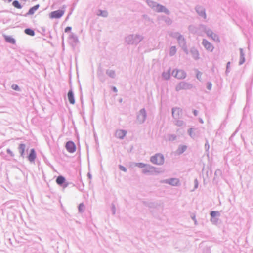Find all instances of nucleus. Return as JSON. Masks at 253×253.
Masks as SVG:
<instances>
[{"label":"nucleus","instance_id":"nucleus-1","mask_svg":"<svg viewBox=\"0 0 253 253\" xmlns=\"http://www.w3.org/2000/svg\"><path fill=\"white\" fill-rule=\"evenodd\" d=\"M146 3L153 10V11L161 13L163 12L167 15H169L170 11L164 6L161 5L157 2L151 0H147Z\"/></svg>","mask_w":253,"mask_h":253},{"label":"nucleus","instance_id":"nucleus-2","mask_svg":"<svg viewBox=\"0 0 253 253\" xmlns=\"http://www.w3.org/2000/svg\"><path fill=\"white\" fill-rule=\"evenodd\" d=\"M144 37L140 34H130L125 38V42L129 45H137L143 40Z\"/></svg>","mask_w":253,"mask_h":253},{"label":"nucleus","instance_id":"nucleus-3","mask_svg":"<svg viewBox=\"0 0 253 253\" xmlns=\"http://www.w3.org/2000/svg\"><path fill=\"white\" fill-rule=\"evenodd\" d=\"M150 161L153 164L161 166L164 164L165 159L162 154L158 153L151 156Z\"/></svg>","mask_w":253,"mask_h":253},{"label":"nucleus","instance_id":"nucleus-4","mask_svg":"<svg viewBox=\"0 0 253 253\" xmlns=\"http://www.w3.org/2000/svg\"><path fill=\"white\" fill-rule=\"evenodd\" d=\"M147 118V113L145 108L140 109L137 113L136 119L139 124L144 123Z\"/></svg>","mask_w":253,"mask_h":253},{"label":"nucleus","instance_id":"nucleus-5","mask_svg":"<svg viewBox=\"0 0 253 253\" xmlns=\"http://www.w3.org/2000/svg\"><path fill=\"white\" fill-rule=\"evenodd\" d=\"M142 173L144 174L149 173L153 175L154 173H159V168L155 167L149 164H146L145 168L142 170Z\"/></svg>","mask_w":253,"mask_h":253},{"label":"nucleus","instance_id":"nucleus-6","mask_svg":"<svg viewBox=\"0 0 253 253\" xmlns=\"http://www.w3.org/2000/svg\"><path fill=\"white\" fill-rule=\"evenodd\" d=\"M193 87V85L187 82L184 81L179 83L175 87L176 91H179L181 90L191 89Z\"/></svg>","mask_w":253,"mask_h":253},{"label":"nucleus","instance_id":"nucleus-7","mask_svg":"<svg viewBox=\"0 0 253 253\" xmlns=\"http://www.w3.org/2000/svg\"><path fill=\"white\" fill-rule=\"evenodd\" d=\"M172 75L178 79H185L186 76V72L183 70H173Z\"/></svg>","mask_w":253,"mask_h":253},{"label":"nucleus","instance_id":"nucleus-8","mask_svg":"<svg viewBox=\"0 0 253 253\" xmlns=\"http://www.w3.org/2000/svg\"><path fill=\"white\" fill-rule=\"evenodd\" d=\"M161 183L168 184L173 186H177L179 185V180L176 178H171L162 180L161 181Z\"/></svg>","mask_w":253,"mask_h":253},{"label":"nucleus","instance_id":"nucleus-9","mask_svg":"<svg viewBox=\"0 0 253 253\" xmlns=\"http://www.w3.org/2000/svg\"><path fill=\"white\" fill-rule=\"evenodd\" d=\"M195 10L199 16L203 18L204 19H206L207 16L205 12V9L203 6L197 5L195 7Z\"/></svg>","mask_w":253,"mask_h":253},{"label":"nucleus","instance_id":"nucleus-10","mask_svg":"<svg viewBox=\"0 0 253 253\" xmlns=\"http://www.w3.org/2000/svg\"><path fill=\"white\" fill-rule=\"evenodd\" d=\"M64 11L62 10H58L51 12L50 13L49 16L51 18L58 19L61 18L64 14Z\"/></svg>","mask_w":253,"mask_h":253},{"label":"nucleus","instance_id":"nucleus-11","mask_svg":"<svg viewBox=\"0 0 253 253\" xmlns=\"http://www.w3.org/2000/svg\"><path fill=\"white\" fill-rule=\"evenodd\" d=\"M199 29L204 31L209 37H210L213 33V31L211 29L203 24L199 25Z\"/></svg>","mask_w":253,"mask_h":253},{"label":"nucleus","instance_id":"nucleus-12","mask_svg":"<svg viewBox=\"0 0 253 253\" xmlns=\"http://www.w3.org/2000/svg\"><path fill=\"white\" fill-rule=\"evenodd\" d=\"M202 45L206 50L212 52L214 49V47L211 43L209 42L207 40L203 39L202 41Z\"/></svg>","mask_w":253,"mask_h":253},{"label":"nucleus","instance_id":"nucleus-13","mask_svg":"<svg viewBox=\"0 0 253 253\" xmlns=\"http://www.w3.org/2000/svg\"><path fill=\"white\" fill-rule=\"evenodd\" d=\"M66 148L69 152L73 153L76 150V145L73 141H69L66 144Z\"/></svg>","mask_w":253,"mask_h":253},{"label":"nucleus","instance_id":"nucleus-14","mask_svg":"<svg viewBox=\"0 0 253 253\" xmlns=\"http://www.w3.org/2000/svg\"><path fill=\"white\" fill-rule=\"evenodd\" d=\"M181 110L178 107H173L172 108V116L173 118L175 119H179L180 118V114Z\"/></svg>","mask_w":253,"mask_h":253},{"label":"nucleus","instance_id":"nucleus-15","mask_svg":"<svg viewBox=\"0 0 253 253\" xmlns=\"http://www.w3.org/2000/svg\"><path fill=\"white\" fill-rule=\"evenodd\" d=\"M28 159L30 162H34L36 158V153L34 149L32 148L30 150V153L28 155Z\"/></svg>","mask_w":253,"mask_h":253},{"label":"nucleus","instance_id":"nucleus-16","mask_svg":"<svg viewBox=\"0 0 253 253\" xmlns=\"http://www.w3.org/2000/svg\"><path fill=\"white\" fill-rule=\"evenodd\" d=\"M67 97L70 103L71 104H74L75 100L74 98V94L72 89H70L69 90L67 94Z\"/></svg>","mask_w":253,"mask_h":253},{"label":"nucleus","instance_id":"nucleus-17","mask_svg":"<svg viewBox=\"0 0 253 253\" xmlns=\"http://www.w3.org/2000/svg\"><path fill=\"white\" fill-rule=\"evenodd\" d=\"M190 52L192 57L195 60H198L199 59V53L197 49L195 47H192L190 49Z\"/></svg>","mask_w":253,"mask_h":253},{"label":"nucleus","instance_id":"nucleus-18","mask_svg":"<svg viewBox=\"0 0 253 253\" xmlns=\"http://www.w3.org/2000/svg\"><path fill=\"white\" fill-rule=\"evenodd\" d=\"M126 131L125 130H118L116 131L115 135L116 136L120 139H123L126 134Z\"/></svg>","mask_w":253,"mask_h":253},{"label":"nucleus","instance_id":"nucleus-19","mask_svg":"<svg viewBox=\"0 0 253 253\" xmlns=\"http://www.w3.org/2000/svg\"><path fill=\"white\" fill-rule=\"evenodd\" d=\"M25 148L26 145L23 143L20 144L18 147L19 153H20V156L22 158H24L25 156Z\"/></svg>","mask_w":253,"mask_h":253},{"label":"nucleus","instance_id":"nucleus-20","mask_svg":"<svg viewBox=\"0 0 253 253\" xmlns=\"http://www.w3.org/2000/svg\"><path fill=\"white\" fill-rule=\"evenodd\" d=\"M177 39L178 43L180 47L186 45V40L183 35H181Z\"/></svg>","mask_w":253,"mask_h":253},{"label":"nucleus","instance_id":"nucleus-21","mask_svg":"<svg viewBox=\"0 0 253 253\" xmlns=\"http://www.w3.org/2000/svg\"><path fill=\"white\" fill-rule=\"evenodd\" d=\"M240 60L239 64L240 65H242L245 61V53H244L243 49L240 48Z\"/></svg>","mask_w":253,"mask_h":253},{"label":"nucleus","instance_id":"nucleus-22","mask_svg":"<svg viewBox=\"0 0 253 253\" xmlns=\"http://www.w3.org/2000/svg\"><path fill=\"white\" fill-rule=\"evenodd\" d=\"M65 178L62 175L58 176L56 179V182L57 184L60 185V186L63 185V184L65 183Z\"/></svg>","mask_w":253,"mask_h":253},{"label":"nucleus","instance_id":"nucleus-23","mask_svg":"<svg viewBox=\"0 0 253 253\" xmlns=\"http://www.w3.org/2000/svg\"><path fill=\"white\" fill-rule=\"evenodd\" d=\"M39 5L37 4L33 7L30 8L28 11V12L25 15V16H27L28 15H33L35 12L39 8Z\"/></svg>","mask_w":253,"mask_h":253},{"label":"nucleus","instance_id":"nucleus-24","mask_svg":"<svg viewBox=\"0 0 253 253\" xmlns=\"http://www.w3.org/2000/svg\"><path fill=\"white\" fill-rule=\"evenodd\" d=\"M170 71L171 69L169 68L167 72L164 71L162 73V78L165 80H168L170 77Z\"/></svg>","mask_w":253,"mask_h":253},{"label":"nucleus","instance_id":"nucleus-25","mask_svg":"<svg viewBox=\"0 0 253 253\" xmlns=\"http://www.w3.org/2000/svg\"><path fill=\"white\" fill-rule=\"evenodd\" d=\"M96 14L97 16L103 17H107L108 15V13L106 10H102L101 9L98 10Z\"/></svg>","mask_w":253,"mask_h":253},{"label":"nucleus","instance_id":"nucleus-26","mask_svg":"<svg viewBox=\"0 0 253 253\" xmlns=\"http://www.w3.org/2000/svg\"><path fill=\"white\" fill-rule=\"evenodd\" d=\"M4 40L7 42H8L11 44H15V40L11 36L4 35Z\"/></svg>","mask_w":253,"mask_h":253},{"label":"nucleus","instance_id":"nucleus-27","mask_svg":"<svg viewBox=\"0 0 253 253\" xmlns=\"http://www.w3.org/2000/svg\"><path fill=\"white\" fill-rule=\"evenodd\" d=\"M106 74L111 78H115L116 76L115 72L113 70H107L106 72Z\"/></svg>","mask_w":253,"mask_h":253},{"label":"nucleus","instance_id":"nucleus-28","mask_svg":"<svg viewBox=\"0 0 253 253\" xmlns=\"http://www.w3.org/2000/svg\"><path fill=\"white\" fill-rule=\"evenodd\" d=\"M188 133L189 136L193 139L196 138L198 136L197 133L193 131V128H192L188 130Z\"/></svg>","mask_w":253,"mask_h":253},{"label":"nucleus","instance_id":"nucleus-29","mask_svg":"<svg viewBox=\"0 0 253 253\" xmlns=\"http://www.w3.org/2000/svg\"><path fill=\"white\" fill-rule=\"evenodd\" d=\"M69 38L74 43H77L78 42V37L73 33H70Z\"/></svg>","mask_w":253,"mask_h":253},{"label":"nucleus","instance_id":"nucleus-30","mask_svg":"<svg viewBox=\"0 0 253 253\" xmlns=\"http://www.w3.org/2000/svg\"><path fill=\"white\" fill-rule=\"evenodd\" d=\"M177 49L175 46H171L169 49V55L170 56H174L176 53Z\"/></svg>","mask_w":253,"mask_h":253},{"label":"nucleus","instance_id":"nucleus-31","mask_svg":"<svg viewBox=\"0 0 253 253\" xmlns=\"http://www.w3.org/2000/svg\"><path fill=\"white\" fill-rule=\"evenodd\" d=\"M175 124L178 126H185L186 125L185 123L182 121L180 120L179 119H175Z\"/></svg>","mask_w":253,"mask_h":253},{"label":"nucleus","instance_id":"nucleus-32","mask_svg":"<svg viewBox=\"0 0 253 253\" xmlns=\"http://www.w3.org/2000/svg\"><path fill=\"white\" fill-rule=\"evenodd\" d=\"M24 32L28 35L33 36L35 35L34 31L31 28H26L24 30Z\"/></svg>","mask_w":253,"mask_h":253},{"label":"nucleus","instance_id":"nucleus-33","mask_svg":"<svg viewBox=\"0 0 253 253\" xmlns=\"http://www.w3.org/2000/svg\"><path fill=\"white\" fill-rule=\"evenodd\" d=\"M186 149L187 147L185 145L180 146L177 149V152L179 154H181L186 151Z\"/></svg>","mask_w":253,"mask_h":253},{"label":"nucleus","instance_id":"nucleus-34","mask_svg":"<svg viewBox=\"0 0 253 253\" xmlns=\"http://www.w3.org/2000/svg\"><path fill=\"white\" fill-rule=\"evenodd\" d=\"M169 35L170 37L177 39L181 34L178 32H171Z\"/></svg>","mask_w":253,"mask_h":253},{"label":"nucleus","instance_id":"nucleus-35","mask_svg":"<svg viewBox=\"0 0 253 253\" xmlns=\"http://www.w3.org/2000/svg\"><path fill=\"white\" fill-rule=\"evenodd\" d=\"M12 5L17 8V9H21L22 6H21V5L20 4V3L19 2V1L17 0H14L12 2Z\"/></svg>","mask_w":253,"mask_h":253},{"label":"nucleus","instance_id":"nucleus-36","mask_svg":"<svg viewBox=\"0 0 253 253\" xmlns=\"http://www.w3.org/2000/svg\"><path fill=\"white\" fill-rule=\"evenodd\" d=\"M143 204L145 206L148 207L149 208H154L155 206V204L154 202H143Z\"/></svg>","mask_w":253,"mask_h":253},{"label":"nucleus","instance_id":"nucleus-37","mask_svg":"<svg viewBox=\"0 0 253 253\" xmlns=\"http://www.w3.org/2000/svg\"><path fill=\"white\" fill-rule=\"evenodd\" d=\"M85 206L84 204L82 203H80L78 206V211L80 213H83L84 211Z\"/></svg>","mask_w":253,"mask_h":253},{"label":"nucleus","instance_id":"nucleus-38","mask_svg":"<svg viewBox=\"0 0 253 253\" xmlns=\"http://www.w3.org/2000/svg\"><path fill=\"white\" fill-rule=\"evenodd\" d=\"M163 17L164 18V20L167 24L170 25L172 24V21L170 18L166 16H163Z\"/></svg>","mask_w":253,"mask_h":253},{"label":"nucleus","instance_id":"nucleus-39","mask_svg":"<svg viewBox=\"0 0 253 253\" xmlns=\"http://www.w3.org/2000/svg\"><path fill=\"white\" fill-rule=\"evenodd\" d=\"M194 70L196 72V78L200 81H201V77L202 73L199 71L197 69H195Z\"/></svg>","mask_w":253,"mask_h":253},{"label":"nucleus","instance_id":"nucleus-40","mask_svg":"<svg viewBox=\"0 0 253 253\" xmlns=\"http://www.w3.org/2000/svg\"><path fill=\"white\" fill-rule=\"evenodd\" d=\"M210 215L211 218H214L216 216H219L220 213L218 211H211L210 212Z\"/></svg>","mask_w":253,"mask_h":253},{"label":"nucleus","instance_id":"nucleus-41","mask_svg":"<svg viewBox=\"0 0 253 253\" xmlns=\"http://www.w3.org/2000/svg\"><path fill=\"white\" fill-rule=\"evenodd\" d=\"M176 136L174 134H169L168 135V139L169 141H174L176 139Z\"/></svg>","mask_w":253,"mask_h":253},{"label":"nucleus","instance_id":"nucleus-42","mask_svg":"<svg viewBox=\"0 0 253 253\" xmlns=\"http://www.w3.org/2000/svg\"><path fill=\"white\" fill-rule=\"evenodd\" d=\"M210 37L214 41H219L218 35L214 33Z\"/></svg>","mask_w":253,"mask_h":253},{"label":"nucleus","instance_id":"nucleus-43","mask_svg":"<svg viewBox=\"0 0 253 253\" xmlns=\"http://www.w3.org/2000/svg\"><path fill=\"white\" fill-rule=\"evenodd\" d=\"M188 29L189 31L193 33H196L197 32L196 28L194 25H190L188 27Z\"/></svg>","mask_w":253,"mask_h":253},{"label":"nucleus","instance_id":"nucleus-44","mask_svg":"<svg viewBox=\"0 0 253 253\" xmlns=\"http://www.w3.org/2000/svg\"><path fill=\"white\" fill-rule=\"evenodd\" d=\"M135 165L140 168H145L146 164L143 163H136Z\"/></svg>","mask_w":253,"mask_h":253},{"label":"nucleus","instance_id":"nucleus-45","mask_svg":"<svg viewBox=\"0 0 253 253\" xmlns=\"http://www.w3.org/2000/svg\"><path fill=\"white\" fill-rule=\"evenodd\" d=\"M11 88L12 89L16 91H20L21 90L18 85L16 84H13L11 86Z\"/></svg>","mask_w":253,"mask_h":253},{"label":"nucleus","instance_id":"nucleus-46","mask_svg":"<svg viewBox=\"0 0 253 253\" xmlns=\"http://www.w3.org/2000/svg\"><path fill=\"white\" fill-rule=\"evenodd\" d=\"M211 221L213 224L216 225L218 223V219L216 217L211 218Z\"/></svg>","mask_w":253,"mask_h":253},{"label":"nucleus","instance_id":"nucleus-47","mask_svg":"<svg viewBox=\"0 0 253 253\" xmlns=\"http://www.w3.org/2000/svg\"><path fill=\"white\" fill-rule=\"evenodd\" d=\"M222 175V171L220 169H217L214 173V175L216 177L220 176Z\"/></svg>","mask_w":253,"mask_h":253},{"label":"nucleus","instance_id":"nucleus-48","mask_svg":"<svg viewBox=\"0 0 253 253\" xmlns=\"http://www.w3.org/2000/svg\"><path fill=\"white\" fill-rule=\"evenodd\" d=\"M211 88H212V84L211 82H209L207 83V88L209 90H211Z\"/></svg>","mask_w":253,"mask_h":253},{"label":"nucleus","instance_id":"nucleus-49","mask_svg":"<svg viewBox=\"0 0 253 253\" xmlns=\"http://www.w3.org/2000/svg\"><path fill=\"white\" fill-rule=\"evenodd\" d=\"M0 155L3 158L6 160H9L10 159L8 158V157L5 155V153L4 152H1L0 153Z\"/></svg>","mask_w":253,"mask_h":253},{"label":"nucleus","instance_id":"nucleus-50","mask_svg":"<svg viewBox=\"0 0 253 253\" xmlns=\"http://www.w3.org/2000/svg\"><path fill=\"white\" fill-rule=\"evenodd\" d=\"M118 167L120 170H121L124 172H126L127 169L123 166L119 165Z\"/></svg>","mask_w":253,"mask_h":253},{"label":"nucleus","instance_id":"nucleus-51","mask_svg":"<svg viewBox=\"0 0 253 253\" xmlns=\"http://www.w3.org/2000/svg\"><path fill=\"white\" fill-rule=\"evenodd\" d=\"M7 153L12 157H14V153L12 152V151H11V150L10 149H7Z\"/></svg>","mask_w":253,"mask_h":253},{"label":"nucleus","instance_id":"nucleus-52","mask_svg":"<svg viewBox=\"0 0 253 253\" xmlns=\"http://www.w3.org/2000/svg\"><path fill=\"white\" fill-rule=\"evenodd\" d=\"M182 48V49H183V50L184 51V52L186 54H188V50L187 49V45H184V46H182L181 47Z\"/></svg>","mask_w":253,"mask_h":253},{"label":"nucleus","instance_id":"nucleus-53","mask_svg":"<svg viewBox=\"0 0 253 253\" xmlns=\"http://www.w3.org/2000/svg\"><path fill=\"white\" fill-rule=\"evenodd\" d=\"M205 149L206 151L208 150L210 148V146H209V143H208V141L207 140H206V143L205 144Z\"/></svg>","mask_w":253,"mask_h":253},{"label":"nucleus","instance_id":"nucleus-54","mask_svg":"<svg viewBox=\"0 0 253 253\" xmlns=\"http://www.w3.org/2000/svg\"><path fill=\"white\" fill-rule=\"evenodd\" d=\"M230 65V62H228L226 65V74H227L228 72H229Z\"/></svg>","mask_w":253,"mask_h":253},{"label":"nucleus","instance_id":"nucleus-55","mask_svg":"<svg viewBox=\"0 0 253 253\" xmlns=\"http://www.w3.org/2000/svg\"><path fill=\"white\" fill-rule=\"evenodd\" d=\"M198 187V181L197 179L194 180V189H197Z\"/></svg>","mask_w":253,"mask_h":253},{"label":"nucleus","instance_id":"nucleus-56","mask_svg":"<svg viewBox=\"0 0 253 253\" xmlns=\"http://www.w3.org/2000/svg\"><path fill=\"white\" fill-rule=\"evenodd\" d=\"M111 209H112V211L113 214H115L116 211H115V205L114 204L112 205Z\"/></svg>","mask_w":253,"mask_h":253},{"label":"nucleus","instance_id":"nucleus-57","mask_svg":"<svg viewBox=\"0 0 253 253\" xmlns=\"http://www.w3.org/2000/svg\"><path fill=\"white\" fill-rule=\"evenodd\" d=\"M72 29V28L70 26H68L65 28V32H70Z\"/></svg>","mask_w":253,"mask_h":253},{"label":"nucleus","instance_id":"nucleus-58","mask_svg":"<svg viewBox=\"0 0 253 253\" xmlns=\"http://www.w3.org/2000/svg\"><path fill=\"white\" fill-rule=\"evenodd\" d=\"M61 186L63 187V188H66L68 186V183L65 181L63 185H62Z\"/></svg>","mask_w":253,"mask_h":253},{"label":"nucleus","instance_id":"nucleus-59","mask_svg":"<svg viewBox=\"0 0 253 253\" xmlns=\"http://www.w3.org/2000/svg\"><path fill=\"white\" fill-rule=\"evenodd\" d=\"M112 90L113 91H114L115 92H117L118 91V90H117V88L115 86H113L112 87Z\"/></svg>","mask_w":253,"mask_h":253},{"label":"nucleus","instance_id":"nucleus-60","mask_svg":"<svg viewBox=\"0 0 253 253\" xmlns=\"http://www.w3.org/2000/svg\"><path fill=\"white\" fill-rule=\"evenodd\" d=\"M194 115L196 116L198 115V111L196 110H193Z\"/></svg>","mask_w":253,"mask_h":253},{"label":"nucleus","instance_id":"nucleus-61","mask_svg":"<svg viewBox=\"0 0 253 253\" xmlns=\"http://www.w3.org/2000/svg\"><path fill=\"white\" fill-rule=\"evenodd\" d=\"M87 176H88V178H89V179H91V174H90V173H88V174H87Z\"/></svg>","mask_w":253,"mask_h":253},{"label":"nucleus","instance_id":"nucleus-62","mask_svg":"<svg viewBox=\"0 0 253 253\" xmlns=\"http://www.w3.org/2000/svg\"><path fill=\"white\" fill-rule=\"evenodd\" d=\"M192 218L195 221V222H196V218H195V216L192 217Z\"/></svg>","mask_w":253,"mask_h":253},{"label":"nucleus","instance_id":"nucleus-63","mask_svg":"<svg viewBox=\"0 0 253 253\" xmlns=\"http://www.w3.org/2000/svg\"><path fill=\"white\" fill-rule=\"evenodd\" d=\"M200 122L201 123H203V121L202 119H200Z\"/></svg>","mask_w":253,"mask_h":253},{"label":"nucleus","instance_id":"nucleus-64","mask_svg":"<svg viewBox=\"0 0 253 253\" xmlns=\"http://www.w3.org/2000/svg\"><path fill=\"white\" fill-rule=\"evenodd\" d=\"M122 99H121L120 100V102H122Z\"/></svg>","mask_w":253,"mask_h":253}]
</instances>
